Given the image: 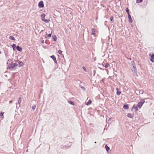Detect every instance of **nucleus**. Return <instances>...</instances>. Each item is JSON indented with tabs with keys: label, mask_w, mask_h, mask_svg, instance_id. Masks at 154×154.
Wrapping results in <instances>:
<instances>
[{
	"label": "nucleus",
	"mask_w": 154,
	"mask_h": 154,
	"mask_svg": "<svg viewBox=\"0 0 154 154\" xmlns=\"http://www.w3.org/2000/svg\"><path fill=\"white\" fill-rule=\"evenodd\" d=\"M131 69L132 72L135 74V75H136L137 76V71L135 66V64L134 61H132L131 62Z\"/></svg>",
	"instance_id": "f257e3e1"
},
{
	"label": "nucleus",
	"mask_w": 154,
	"mask_h": 154,
	"mask_svg": "<svg viewBox=\"0 0 154 154\" xmlns=\"http://www.w3.org/2000/svg\"><path fill=\"white\" fill-rule=\"evenodd\" d=\"M18 64L17 63H13V62H12L11 63L9 64L7 66V69H10L12 70L13 69H16V67L18 66Z\"/></svg>",
	"instance_id": "f03ea898"
},
{
	"label": "nucleus",
	"mask_w": 154,
	"mask_h": 154,
	"mask_svg": "<svg viewBox=\"0 0 154 154\" xmlns=\"http://www.w3.org/2000/svg\"><path fill=\"white\" fill-rule=\"evenodd\" d=\"M145 102V101L144 99H141L140 100V102L138 103L137 106L138 108L140 109Z\"/></svg>",
	"instance_id": "7ed1b4c3"
},
{
	"label": "nucleus",
	"mask_w": 154,
	"mask_h": 154,
	"mask_svg": "<svg viewBox=\"0 0 154 154\" xmlns=\"http://www.w3.org/2000/svg\"><path fill=\"white\" fill-rule=\"evenodd\" d=\"M38 6L40 8H42L44 7V3L43 1H41L39 2Z\"/></svg>",
	"instance_id": "20e7f679"
},
{
	"label": "nucleus",
	"mask_w": 154,
	"mask_h": 154,
	"mask_svg": "<svg viewBox=\"0 0 154 154\" xmlns=\"http://www.w3.org/2000/svg\"><path fill=\"white\" fill-rule=\"evenodd\" d=\"M50 57L52 59L55 63H57L56 57L54 55L51 56Z\"/></svg>",
	"instance_id": "39448f33"
},
{
	"label": "nucleus",
	"mask_w": 154,
	"mask_h": 154,
	"mask_svg": "<svg viewBox=\"0 0 154 154\" xmlns=\"http://www.w3.org/2000/svg\"><path fill=\"white\" fill-rule=\"evenodd\" d=\"M128 20L129 23H132V20L131 18V15L130 14H128Z\"/></svg>",
	"instance_id": "423d86ee"
},
{
	"label": "nucleus",
	"mask_w": 154,
	"mask_h": 154,
	"mask_svg": "<svg viewBox=\"0 0 154 154\" xmlns=\"http://www.w3.org/2000/svg\"><path fill=\"white\" fill-rule=\"evenodd\" d=\"M16 49L18 51L20 52H21L22 50V47L19 45H17L16 46Z\"/></svg>",
	"instance_id": "0eeeda50"
},
{
	"label": "nucleus",
	"mask_w": 154,
	"mask_h": 154,
	"mask_svg": "<svg viewBox=\"0 0 154 154\" xmlns=\"http://www.w3.org/2000/svg\"><path fill=\"white\" fill-rule=\"evenodd\" d=\"M123 108L125 109H129L128 105L127 104H124L123 106Z\"/></svg>",
	"instance_id": "6e6552de"
},
{
	"label": "nucleus",
	"mask_w": 154,
	"mask_h": 154,
	"mask_svg": "<svg viewBox=\"0 0 154 154\" xmlns=\"http://www.w3.org/2000/svg\"><path fill=\"white\" fill-rule=\"evenodd\" d=\"M52 39L54 42L56 41L57 39V38L55 35H53L52 37Z\"/></svg>",
	"instance_id": "1a4fd4ad"
},
{
	"label": "nucleus",
	"mask_w": 154,
	"mask_h": 154,
	"mask_svg": "<svg viewBox=\"0 0 154 154\" xmlns=\"http://www.w3.org/2000/svg\"><path fill=\"white\" fill-rule=\"evenodd\" d=\"M18 67H20L23 66L24 64L23 63L22 61H20L19 63Z\"/></svg>",
	"instance_id": "9d476101"
},
{
	"label": "nucleus",
	"mask_w": 154,
	"mask_h": 154,
	"mask_svg": "<svg viewBox=\"0 0 154 154\" xmlns=\"http://www.w3.org/2000/svg\"><path fill=\"white\" fill-rule=\"evenodd\" d=\"M45 15L44 14H42L41 15V20L43 21L45 19Z\"/></svg>",
	"instance_id": "9b49d317"
},
{
	"label": "nucleus",
	"mask_w": 154,
	"mask_h": 154,
	"mask_svg": "<svg viewBox=\"0 0 154 154\" xmlns=\"http://www.w3.org/2000/svg\"><path fill=\"white\" fill-rule=\"evenodd\" d=\"M150 60L152 62H154V54L151 56Z\"/></svg>",
	"instance_id": "f8f14e48"
},
{
	"label": "nucleus",
	"mask_w": 154,
	"mask_h": 154,
	"mask_svg": "<svg viewBox=\"0 0 154 154\" xmlns=\"http://www.w3.org/2000/svg\"><path fill=\"white\" fill-rule=\"evenodd\" d=\"M11 47L13 49L14 51H15L16 48V45L15 44H13L11 45Z\"/></svg>",
	"instance_id": "ddd939ff"
},
{
	"label": "nucleus",
	"mask_w": 154,
	"mask_h": 154,
	"mask_svg": "<svg viewBox=\"0 0 154 154\" xmlns=\"http://www.w3.org/2000/svg\"><path fill=\"white\" fill-rule=\"evenodd\" d=\"M105 148L107 152H108L110 149V148L107 145V144L105 145Z\"/></svg>",
	"instance_id": "4468645a"
},
{
	"label": "nucleus",
	"mask_w": 154,
	"mask_h": 154,
	"mask_svg": "<svg viewBox=\"0 0 154 154\" xmlns=\"http://www.w3.org/2000/svg\"><path fill=\"white\" fill-rule=\"evenodd\" d=\"M92 103V101L91 100H89L86 103V104L87 106H88L91 104Z\"/></svg>",
	"instance_id": "2eb2a0df"
},
{
	"label": "nucleus",
	"mask_w": 154,
	"mask_h": 154,
	"mask_svg": "<svg viewBox=\"0 0 154 154\" xmlns=\"http://www.w3.org/2000/svg\"><path fill=\"white\" fill-rule=\"evenodd\" d=\"M68 102L71 105H72L73 106L75 105V103L73 101L69 100L68 101Z\"/></svg>",
	"instance_id": "dca6fc26"
},
{
	"label": "nucleus",
	"mask_w": 154,
	"mask_h": 154,
	"mask_svg": "<svg viewBox=\"0 0 154 154\" xmlns=\"http://www.w3.org/2000/svg\"><path fill=\"white\" fill-rule=\"evenodd\" d=\"M127 116L129 118H132L133 117V115L130 113H128L127 115Z\"/></svg>",
	"instance_id": "f3484780"
},
{
	"label": "nucleus",
	"mask_w": 154,
	"mask_h": 154,
	"mask_svg": "<svg viewBox=\"0 0 154 154\" xmlns=\"http://www.w3.org/2000/svg\"><path fill=\"white\" fill-rule=\"evenodd\" d=\"M9 38L11 40H15V38L12 36H10L9 37Z\"/></svg>",
	"instance_id": "a211bd4d"
},
{
	"label": "nucleus",
	"mask_w": 154,
	"mask_h": 154,
	"mask_svg": "<svg viewBox=\"0 0 154 154\" xmlns=\"http://www.w3.org/2000/svg\"><path fill=\"white\" fill-rule=\"evenodd\" d=\"M91 31H92L91 34L92 35H94L95 34V31L94 29V28L92 29Z\"/></svg>",
	"instance_id": "6ab92c4d"
},
{
	"label": "nucleus",
	"mask_w": 154,
	"mask_h": 154,
	"mask_svg": "<svg viewBox=\"0 0 154 154\" xmlns=\"http://www.w3.org/2000/svg\"><path fill=\"white\" fill-rule=\"evenodd\" d=\"M46 23H48L49 21V20L48 19H45L42 21Z\"/></svg>",
	"instance_id": "aec40b11"
},
{
	"label": "nucleus",
	"mask_w": 154,
	"mask_h": 154,
	"mask_svg": "<svg viewBox=\"0 0 154 154\" xmlns=\"http://www.w3.org/2000/svg\"><path fill=\"white\" fill-rule=\"evenodd\" d=\"M4 114V112H1L0 113V116L2 118H4V116L3 114Z\"/></svg>",
	"instance_id": "412c9836"
},
{
	"label": "nucleus",
	"mask_w": 154,
	"mask_h": 154,
	"mask_svg": "<svg viewBox=\"0 0 154 154\" xmlns=\"http://www.w3.org/2000/svg\"><path fill=\"white\" fill-rule=\"evenodd\" d=\"M113 18L114 17L113 16H111L110 18V20L112 23H113L114 22Z\"/></svg>",
	"instance_id": "4be33fe9"
},
{
	"label": "nucleus",
	"mask_w": 154,
	"mask_h": 154,
	"mask_svg": "<svg viewBox=\"0 0 154 154\" xmlns=\"http://www.w3.org/2000/svg\"><path fill=\"white\" fill-rule=\"evenodd\" d=\"M109 66H110L109 64V63H107L106 65H105L104 67L106 68H108Z\"/></svg>",
	"instance_id": "5701e85b"
},
{
	"label": "nucleus",
	"mask_w": 154,
	"mask_h": 154,
	"mask_svg": "<svg viewBox=\"0 0 154 154\" xmlns=\"http://www.w3.org/2000/svg\"><path fill=\"white\" fill-rule=\"evenodd\" d=\"M121 93V92L120 91H117L116 92L117 95H120Z\"/></svg>",
	"instance_id": "b1692460"
},
{
	"label": "nucleus",
	"mask_w": 154,
	"mask_h": 154,
	"mask_svg": "<svg viewBox=\"0 0 154 154\" xmlns=\"http://www.w3.org/2000/svg\"><path fill=\"white\" fill-rule=\"evenodd\" d=\"M36 107V105H33L32 106V108L33 110H34L35 109Z\"/></svg>",
	"instance_id": "393cba45"
},
{
	"label": "nucleus",
	"mask_w": 154,
	"mask_h": 154,
	"mask_svg": "<svg viewBox=\"0 0 154 154\" xmlns=\"http://www.w3.org/2000/svg\"><path fill=\"white\" fill-rule=\"evenodd\" d=\"M143 0H136V2L137 3H140L142 2Z\"/></svg>",
	"instance_id": "a878e982"
},
{
	"label": "nucleus",
	"mask_w": 154,
	"mask_h": 154,
	"mask_svg": "<svg viewBox=\"0 0 154 154\" xmlns=\"http://www.w3.org/2000/svg\"><path fill=\"white\" fill-rule=\"evenodd\" d=\"M125 11L126 12L128 13V14H129V9H128V8H127L125 9Z\"/></svg>",
	"instance_id": "bb28decb"
},
{
	"label": "nucleus",
	"mask_w": 154,
	"mask_h": 154,
	"mask_svg": "<svg viewBox=\"0 0 154 154\" xmlns=\"http://www.w3.org/2000/svg\"><path fill=\"white\" fill-rule=\"evenodd\" d=\"M16 108L17 109H18L20 107V104H18V103H16Z\"/></svg>",
	"instance_id": "cd10ccee"
},
{
	"label": "nucleus",
	"mask_w": 154,
	"mask_h": 154,
	"mask_svg": "<svg viewBox=\"0 0 154 154\" xmlns=\"http://www.w3.org/2000/svg\"><path fill=\"white\" fill-rule=\"evenodd\" d=\"M21 102V98L20 97L19 98V99L18 100V104H20Z\"/></svg>",
	"instance_id": "c85d7f7f"
},
{
	"label": "nucleus",
	"mask_w": 154,
	"mask_h": 154,
	"mask_svg": "<svg viewBox=\"0 0 154 154\" xmlns=\"http://www.w3.org/2000/svg\"><path fill=\"white\" fill-rule=\"evenodd\" d=\"M80 88L83 91H85V88L84 87L82 86H80Z\"/></svg>",
	"instance_id": "c756f323"
},
{
	"label": "nucleus",
	"mask_w": 154,
	"mask_h": 154,
	"mask_svg": "<svg viewBox=\"0 0 154 154\" xmlns=\"http://www.w3.org/2000/svg\"><path fill=\"white\" fill-rule=\"evenodd\" d=\"M62 51L61 50H59L58 51V53L60 55L62 54Z\"/></svg>",
	"instance_id": "7c9ffc66"
},
{
	"label": "nucleus",
	"mask_w": 154,
	"mask_h": 154,
	"mask_svg": "<svg viewBox=\"0 0 154 154\" xmlns=\"http://www.w3.org/2000/svg\"><path fill=\"white\" fill-rule=\"evenodd\" d=\"M95 36H94V40H93V39H92V42L93 43H94V42H95Z\"/></svg>",
	"instance_id": "2f4dec72"
},
{
	"label": "nucleus",
	"mask_w": 154,
	"mask_h": 154,
	"mask_svg": "<svg viewBox=\"0 0 154 154\" xmlns=\"http://www.w3.org/2000/svg\"><path fill=\"white\" fill-rule=\"evenodd\" d=\"M14 61L16 63H19L20 62V61L18 60H14Z\"/></svg>",
	"instance_id": "473e14b6"
},
{
	"label": "nucleus",
	"mask_w": 154,
	"mask_h": 154,
	"mask_svg": "<svg viewBox=\"0 0 154 154\" xmlns=\"http://www.w3.org/2000/svg\"><path fill=\"white\" fill-rule=\"evenodd\" d=\"M51 33H49L47 35V37H51Z\"/></svg>",
	"instance_id": "72a5a7b5"
},
{
	"label": "nucleus",
	"mask_w": 154,
	"mask_h": 154,
	"mask_svg": "<svg viewBox=\"0 0 154 154\" xmlns=\"http://www.w3.org/2000/svg\"><path fill=\"white\" fill-rule=\"evenodd\" d=\"M82 68L83 69V70H84V71H86V68H85V66H83Z\"/></svg>",
	"instance_id": "f704fd0d"
},
{
	"label": "nucleus",
	"mask_w": 154,
	"mask_h": 154,
	"mask_svg": "<svg viewBox=\"0 0 154 154\" xmlns=\"http://www.w3.org/2000/svg\"><path fill=\"white\" fill-rule=\"evenodd\" d=\"M138 107H137V106H136V108H135L134 109H135V112H136V111H138Z\"/></svg>",
	"instance_id": "c9c22d12"
},
{
	"label": "nucleus",
	"mask_w": 154,
	"mask_h": 154,
	"mask_svg": "<svg viewBox=\"0 0 154 154\" xmlns=\"http://www.w3.org/2000/svg\"><path fill=\"white\" fill-rule=\"evenodd\" d=\"M105 64V63L104 64L103 63L102 64H100V63H99V65H102L103 66H104H104H105L104 64Z\"/></svg>",
	"instance_id": "e433bc0d"
},
{
	"label": "nucleus",
	"mask_w": 154,
	"mask_h": 154,
	"mask_svg": "<svg viewBox=\"0 0 154 154\" xmlns=\"http://www.w3.org/2000/svg\"><path fill=\"white\" fill-rule=\"evenodd\" d=\"M139 93L141 94H143V91H140V92H139Z\"/></svg>",
	"instance_id": "4c0bfd02"
},
{
	"label": "nucleus",
	"mask_w": 154,
	"mask_h": 154,
	"mask_svg": "<svg viewBox=\"0 0 154 154\" xmlns=\"http://www.w3.org/2000/svg\"><path fill=\"white\" fill-rule=\"evenodd\" d=\"M132 108L133 109H135V108H136V106H135V105H134L132 106Z\"/></svg>",
	"instance_id": "58836bf2"
},
{
	"label": "nucleus",
	"mask_w": 154,
	"mask_h": 154,
	"mask_svg": "<svg viewBox=\"0 0 154 154\" xmlns=\"http://www.w3.org/2000/svg\"><path fill=\"white\" fill-rule=\"evenodd\" d=\"M107 23V21H105L104 22V24L105 25V26L106 25V23Z\"/></svg>",
	"instance_id": "ea45409f"
},
{
	"label": "nucleus",
	"mask_w": 154,
	"mask_h": 154,
	"mask_svg": "<svg viewBox=\"0 0 154 154\" xmlns=\"http://www.w3.org/2000/svg\"><path fill=\"white\" fill-rule=\"evenodd\" d=\"M90 126L91 127H93V124H90Z\"/></svg>",
	"instance_id": "a19ab883"
},
{
	"label": "nucleus",
	"mask_w": 154,
	"mask_h": 154,
	"mask_svg": "<svg viewBox=\"0 0 154 154\" xmlns=\"http://www.w3.org/2000/svg\"><path fill=\"white\" fill-rule=\"evenodd\" d=\"M4 53L5 54V55H6V54H7V51H4Z\"/></svg>",
	"instance_id": "79ce46f5"
},
{
	"label": "nucleus",
	"mask_w": 154,
	"mask_h": 154,
	"mask_svg": "<svg viewBox=\"0 0 154 154\" xmlns=\"http://www.w3.org/2000/svg\"><path fill=\"white\" fill-rule=\"evenodd\" d=\"M116 90L117 91H119V89H118V88H116Z\"/></svg>",
	"instance_id": "37998d69"
},
{
	"label": "nucleus",
	"mask_w": 154,
	"mask_h": 154,
	"mask_svg": "<svg viewBox=\"0 0 154 154\" xmlns=\"http://www.w3.org/2000/svg\"><path fill=\"white\" fill-rule=\"evenodd\" d=\"M44 40L42 41V43H44Z\"/></svg>",
	"instance_id": "c03bdc74"
},
{
	"label": "nucleus",
	"mask_w": 154,
	"mask_h": 154,
	"mask_svg": "<svg viewBox=\"0 0 154 154\" xmlns=\"http://www.w3.org/2000/svg\"><path fill=\"white\" fill-rule=\"evenodd\" d=\"M12 102V100H10L9 101V103H11Z\"/></svg>",
	"instance_id": "a18cd8bd"
},
{
	"label": "nucleus",
	"mask_w": 154,
	"mask_h": 154,
	"mask_svg": "<svg viewBox=\"0 0 154 154\" xmlns=\"http://www.w3.org/2000/svg\"><path fill=\"white\" fill-rule=\"evenodd\" d=\"M62 55V57H64V55L63 54H61Z\"/></svg>",
	"instance_id": "49530a36"
},
{
	"label": "nucleus",
	"mask_w": 154,
	"mask_h": 154,
	"mask_svg": "<svg viewBox=\"0 0 154 154\" xmlns=\"http://www.w3.org/2000/svg\"><path fill=\"white\" fill-rule=\"evenodd\" d=\"M11 60V59H10V60H8V61H10V60Z\"/></svg>",
	"instance_id": "de8ad7c7"
},
{
	"label": "nucleus",
	"mask_w": 154,
	"mask_h": 154,
	"mask_svg": "<svg viewBox=\"0 0 154 154\" xmlns=\"http://www.w3.org/2000/svg\"><path fill=\"white\" fill-rule=\"evenodd\" d=\"M99 68H100L101 69H102L100 68V67H99Z\"/></svg>",
	"instance_id": "09e8293b"
},
{
	"label": "nucleus",
	"mask_w": 154,
	"mask_h": 154,
	"mask_svg": "<svg viewBox=\"0 0 154 154\" xmlns=\"http://www.w3.org/2000/svg\"><path fill=\"white\" fill-rule=\"evenodd\" d=\"M43 30H42L41 32H43Z\"/></svg>",
	"instance_id": "8fccbe9b"
},
{
	"label": "nucleus",
	"mask_w": 154,
	"mask_h": 154,
	"mask_svg": "<svg viewBox=\"0 0 154 154\" xmlns=\"http://www.w3.org/2000/svg\"><path fill=\"white\" fill-rule=\"evenodd\" d=\"M1 54V51H0V54Z\"/></svg>",
	"instance_id": "3c124183"
},
{
	"label": "nucleus",
	"mask_w": 154,
	"mask_h": 154,
	"mask_svg": "<svg viewBox=\"0 0 154 154\" xmlns=\"http://www.w3.org/2000/svg\"><path fill=\"white\" fill-rule=\"evenodd\" d=\"M94 143H96V142L95 141V142H94Z\"/></svg>",
	"instance_id": "603ef678"
},
{
	"label": "nucleus",
	"mask_w": 154,
	"mask_h": 154,
	"mask_svg": "<svg viewBox=\"0 0 154 154\" xmlns=\"http://www.w3.org/2000/svg\"><path fill=\"white\" fill-rule=\"evenodd\" d=\"M45 38H47V37H46Z\"/></svg>",
	"instance_id": "864d4df0"
},
{
	"label": "nucleus",
	"mask_w": 154,
	"mask_h": 154,
	"mask_svg": "<svg viewBox=\"0 0 154 154\" xmlns=\"http://www.w3.org/2000/svg\"><path fill=\"white\" fill-rule=\"evenodd\" d=\"M102 81H103V79H102Z\"/></svg>",
	"instance_id": "5fc2aeb1"
}]
</instances>
